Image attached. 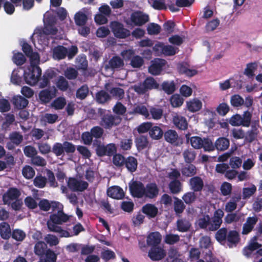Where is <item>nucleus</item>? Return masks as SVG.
<instances>
[{
	"label": "nucleus",
	"instance_id": "nucleus-8",
	"mask_svg": "<svg viewBox=\"0 0 262 262\" xmlns=\"http://www.w3.org/2000/svg\"><path fill=\"white\" fill-rule=\"evenodd\" d=\"M116 151L117 148L114 143L108 144L106 145L99 144L96 148V154L99 157L112 156Z\"/></svg>",
	"mask_w": 262,
	"mask_h": 262
},
{
	"label": "nucleus",
	"instance_id": "nucleus-42",
	"mask_svg": "<svg viewBox=\"0 0 262 262\" xmlns=\"http://www.w3.org/2000/svg\"><path fill=\"white\" fill-rule=\"evenodd\" d=\"M67 104L64 97H58L51 103V106L56 110H62Z\"/></svg>",
	"mask_w": 262,
	"mask_h": 262
},
{
	"label": "nucleus",
	"instance_id": "nucleus-58",
	"mask_svg": "<svg viewBox=\"0 0 262 262\" xmlns=\"http://www.w3.org/2000/svg\"><path fill=\"white\" fill-rule=\"evenodd\" d=\"M57 87L61 91H66L69 88L68 81L63 76H59L56 82Z\"/></svg>",
	"mask_w": 262,
	"mask_h": 262
},
{
	"label": "nucleus",
	"instance_id": "nucleus-37",
	"mask_svg": "<svg viewBox=\"0 0 262 262\" xmlns=\"http://www.w3.org/2000/svg\"><path fill=\"white\" fill-rule=\"evenodd\" d=\"M162 90L167 94H172L176 89V84L173 81H164L161 84Z\"/></svg>",
	"mask_w": 262,
	"mask_h": 262
},
{
	"label": "nucleus",
	"instance_id": "nucleus-48",
	"mask_svg": "<svg viewBox=\"0 0 262 262\" xmlns=\"http://www.w3.org/2000/svg\"><path fill=\"white\" fill-rule=\"evenodd\" d=\"M74 19L75 24L77 26H82L86 24L88 17L84 13L78 12L75 14Z\"/></svg>",
	"mask_w": 262,
	"mask_h": 262
},
{
	"label": "nucleus",
	"instance_id": "nucleus-56",
	"mask_svg": "<svg viewBox=\"0 0 262 262\" xmlns=\"http://www.w3.org/2000/svg\"><path fill=\"white\" fill-rule=\"evenodd\" d=\"M22 174L26 179H31L35 176V171L31 166L26 165L23 168Z\"/></svg>",
	"mask_w": 262,
	"mask_h": 262
},
{
	"label": "nucleus",
	"instance_id": "nucleus-14",
	"mask_svg": "<svg viewBox=\"0 0 262 262\" xmlns=\"http://www.w3.org/2000/svg\"><path fill=\"white\" fill-rule=\"evenodd\" d=\"M56 96V89L51 90L46 89L40 91L38 94V97L42 104H46L49 103L52 99Z\"/></svg>",
	"mask_w": 262,
	"mask_h": 262
},
{
	"label": "nucleus",
	"instance_id": "nucleus-41",
	"mask_svg": "<svg viewBox=\"0 0 262 262\" xmlns=\"http://www.w3.org/2000/svg\"><path fill=\"white\" fill-rule=\"evenodd\" d=\"M195 166L191 163H187L185 166L181 169L182 174L186 177H191L196 172Z\"/></svg>",
	"mask_w": 262,
	"mask_h": 262
},
{
	"label": "nucleus",
	"instance_id": "nucleus-4",
	"mask_svg": "<svg viewBox=\"0 0 262 262\" xmlns=\"http://www.w3.org/2000/svg\"><path fill=\"white\" fill-rule=\"evenodd\" d=\"M252 118L251 113L247 111L244 112L243 115L236 114L233 115L229 119V123L233 126H243L249 127Z\"/></svg>",
	"mask_w": 262,
	"mask_h": 262
},
{
	"label": "nucleus",
	"instance_id": "nucleus-53",
	"mask_svg": "<svg viewBox=\"0 0 262 262\" xmlns=\"http://www.w3.org/2000/svg\"><path fill=\"white\" fill-rule=\"evenodd\" d=\"M256 187L252 184L250 187H244L243 189V199H247L252 196L256 192Z\"/></svg>",
	"mask_w": 262,
	"mask_h": 262
},
{
	"label": "nucleus",
	"instance_id": "nucleus-63",
	"mask_svg": "<svg viewBox=\"0 0 262 262\" xmlns=\"http://www.w3.org/2000/svg\"><path fill=\"white\" fill-rule=\"evenodd\" d=\"M230 103L233 107H239L244 104V100L240 95H234L231 97Z\"/></svg>",
	"mask_w": 262,
	"mask_h": 262
},
{
	"label": "nucleus",
	"instance_id": "nucleus-12",
	"mask_svg": "<svg viewBox=\"0 0 262 262\" xmlns=\"http://www.w3.org/2000/svg\"><path fill=\"white\" fill-rule=\"evenodd\" d=\"M21 195L19 190L15 187H11L3 196V201L5 205H10L11 201L17 200Z\"/></svg>",
	"mask_w": 262,
	"mask_h": 262
},
{
	"label": "nucleus",
	"instance_id": "nucleus-43",
	"mask_svg": "<svg viewBox=\"0 0 262 262\" xmlns=\"http://www.w3.org/2000/svg\"><path fill=\"white\" fill-rule=\"evenodd\" d=\"M47 249V245L43 242H38L34 246L35 254L39 257V259Z\"/></svg>",
	"mask_w": 262,
	"mask_h": 262
},
{
	"label": "nucleus",
	"instance_id": "nucleus-3",
	"mask_svg": "<svg viewBox=\"0 0 262 262\" xmlns=\"http://www.w3.org/2000/svg\"><path fill=\"white\" fill-rule=\"evenodd\" d=\"M98 114L100 117L99 124L105 129H110L112 127L118 125L121 121V118L117 116L112 114L110 111L99 108Z\"/></svg>",
	"mask_w": 262,
	"mask_h": 262
},
{
	"label": "nucleus",
	"instance_id": "nucleus-33",
	"mask_svg": "<svg viewBox=\"0 0 262 262\" xmlns=\"http://www.w3.org/2000/svg\"><path fill=\"white\" fill-rule=\"evenodd\" d=\"M164 133L162 128L156 125H152L149 135L150 137L153 140H160L163 136Z\"/></svg>",
	"mask_w": 262,
	"mask_h": 262
},
{
	"label": "nucleus",
	"instance_id": "nucleus-5",
	"mask_svg": "<svg viewBox=\"0 0 262 262\" xmlns=\"http://www.w3.org/2000/svg\"><path fill=\"white\" fill-rule=\"evenodd\" d=\"M41 75V70L39 67H30L24 72V80L26 83L34 85L38 81Z\"/></svg>",
	"mask_w": 262,
	"mask_h": 262
},
{
	"label": "nucleus",
	"instance_id": "nucleus-34",
	"mask_svg": "<svg viewBox=\"0 0 262 262\" xmlns=\"http://www.w3.org/2000/svg\"><path fill=\"white\" fill-rule=\"evenodd\" d=\"M229 140L228 139L221 137L216 140L214 147L218 150L224 151L229 147Z\"/></svg>",
	"mask_w": 262,
	"mask_h": 262
},
{
	"label": "nucleus",
	"instance_id": "nucleus-6",
	"mask_svg": "<svg viewBox=\"0 0 262 262\" xmlns=\"http://www.w3.org/2000/svg\"><path fill=\"white\" fill-rule=\"evenodd\" d=\"M159 87V84L152 77H147L142 83L135 85L134 90L139 94H144L148 90L156 89Z\"/></svg>",
	"mask_w": 262,
	"mask_h": 262
},
{
	"label": "nucleus",
	"instance_id": "nucleus-17",
	"mask_svg": "<svg viewBox=\"0 0 262 262\" xmlns=\"http://www.w3.org/2000/svg\"><path fill=\"white\" fill-rule=\"evenodd\" d=\"M148 256L152 260H159L166 256L165 251L159 246L151 247L148 252Z\"/></svg>",
	"mask_w": 262,
	"mask_h": 262
},
{
	"label": "nucleus",
	"instance_id": "nucleus-38",
	"mask_svg": "<svg viewBox=\"0 0 262 262\" xmlns=\"http://www.w3.org/2000/svg\"><path fill=\"white\" fill-rule=\"evenodd\" d=\"M133 113L135 114H139L147 119H149V113L146 107L142 104L137 105L134 107L133 109Z\"/></svg>",
	"mask_w": 262,
	"mask_h": 262
},
{
	"label": "nucleus",
	"instance_id": "nucleus-20",
	"mask_svg": "<svg viewBox=\"0 0 262 262\" xmlns=\"http://www.w3.org/2000/svg\"><path fill=\"white\" fill-rule=\"evenodd\" d=\"M155 51H161V52L166 56H172L176 53V49L170 45H164L162 43H156L154 47Z\"/></svg>",
	"mask_w": 262,
	"mask_h": 262
},
{
	"label": "nucleus",
	"instance_id": "nucleus-25",
	"mask_svg": "<svg viewBox=\"0 0 262 262\" xmlns=\"http://www.w3.org/2000/svg\"><path fill=\"white\" fill-rule=\"evenodd\" d=\"M55 76V72L52 70H48L44 73L41 81L39 82V87L44 88L50 83V80Z\"/></svg>",
	"mask_w": 262,
	"mask_h": 262
},
{
	"label": "nucleus",
	"instance_id": "nucleus-7",
	"mask_svg": "<svg viewBox=\"0 0 262 262\" xmlns=\"http://www.w3.org/2000/svg\"><path fill=\"white\" fill-rule=\"evenodd\" d=\"M111 27L115 36L118 38H125L130 35V31L125 28L123 25L120 22H112Z\"/></svg>",
	"mask_w": 262,
	"mask_h": 262
},
{
	"label": "nucleus",
	"instance_id": "nucleus-22",
	"mask_svg": "<svg viewBox=\"0 0 262 262\" xmlns=\"http://www.w3.org/2000/svg\"><path fill=\"white\" fill-rule=\"evenodd\" d=\"M144 196L149 199H154L158 194L159 189L155 183H148L144 187Z\"/></svg>",
	"mask_w": 262,
	"mask_h": 262
},
{
	"label": "nucleus",
	"instance_id": "nucleus-39",
	"mask_svg": "<svg viewBox=\"0 0 262 262\" xmlns=\"http://www.w3.org/2000/svg\"><path fill=\"white\" fill-rule=\"evenodd\" d=\"M228 234L226 228H222L217 230L215 234V238L222 245H225L226 243V238Z\"/></svg>",
	"mask_w": 262,
	"mask_h": 262
},
{
	"label": "nucleus",
	"instance_id": "nucleus-9",
	"mask_svg": "<svg viewBox=\"0 0 262 262\" xmlns=\"http://www.w3.org/2000/svg\"><path fill=\"white\" fill-rule=\"evenodd\" d=\"M68 186L73 191H83L86 189L89 184L83 181L78 180L75 178H70L68 181Z\"/></svg>",
	"mask_w": 262,
	"mask_h": 262
},
{
	"label": "nucleus",
	"instance_id": "nucleus-30",
	"mask_svg": "<svg viewBox=\"0 0 262 262\" xmlns=\"http://www.w3.org/2000/svg\"><path fill=\"white\" fill-rule=\"evenodd\" d=\"M28 100L25 97L17 95L12 98V103L14 107L18 110L25 108L28 104Z\"/></svg>",
	"mask_w": 262,
	"mask_h": 262
},
{
	"label": "nucleus",
	"instance_id": "nucleus-47",
	"mask_svg": "<svg viewBox=\"0 0 262 262\" xmlns=\"http://www.w3.org/2000/svg\"><path fill=\"white\" fill-rule=\"evenodd\" d=\"M64 75L68 80H75L78 76V72L77 70L72 67H68L64 71Z\"/></svg>",
	"mask_w": 262,
	"mask_h": 262
},
{
	"label": "nucleus",
	"instance_id": "nucleus-62",
	"mask_svg": "<svg viewBox=\"0 0 262 262\" xmlns=\"http://www.w3.org/2000/svg\"><path fill=\"white\" fill-rule=\"evenodd\" d=\"M185 161L187 163H191L195 159V152L191 149L185 150L183 154Z\"/></svg>",
	"mask_w": 262,
	"mask_h": 262
},
{
	"label": "nucleus",
	"instance_id": "nucleus-59",
	"mask_svg": "<svg viewBox=\"0 0 262 262\" xmlns=\"http://www.w3.org/2000/svg\"><path fill=\"white\" fill-rule=\"evenodd\" d=\"M210 217L208 215H204L203 217L199 219L198 225L202 229L209 231Z\"/></svg>",
	"mask_w": 262,
	"mask_h": 262
},
{
	"label": "nucleus",
	"instance_id": "nucleus-15",
	"mask_svg": "<svg viewBox=\"0 0 262 262\" xmlns=\"http://www.w3.org/2000/svg\"><path fill=\"white\" fill-rule=\"evenodd\" d=\"M166 62V61L164 59L160 58L155 59L151 61V64L148 68L149 72L154 75L160 74Z\"/></svg>",
	"mask_w": 262,
	"mask_h": 262
},
{
	"label": "nucleus",
	"instance_id": "nucleus-21",
	"mask_svg": "<svg viewBox=\"0 0 262 262\" xmlns=\"http://www.w3.org/2000/svg\"><path fill=\"white\" fill-rule=\"evenodd\" d=\"M107 194L109 197L117 200L122 199L124 196L123 189L118 186L108 188L107 190Z\"/></svg>",
	"mask_w": 262,
	"mask_h": 262
},
{
	"label": "nucleus",
	"instance_id": "nucleus-19",
	"mask_svg": "<svg viewBox=\"0 0 262 262\" xmlns=\"http://www.w3.org/2000/svg\"><path fill=\"white\" fill-rule=\"evenodd\" d=\"M203 148L205 151H212L215 149L212 141L208 138H202L198 136V149Z\"/></svg>",
	"mask_w": 262,
	"mask_h": 262
},
{
	"label": "nucleus",
	"instance_id": "nucleus-46",
	"mask_svg": "<svg viewBox=\"0 0 262 262\" xmlns=\"http://www.w3.org/2000/svg\"><path fill=\"white\" fill-rule=\"evenodd\" d=\"M111 99L110 95L105 91L101 90L96 94V99L98 103L103 104Z\"/></svg>",
	"mask_w": 262,
	"mask_h": 262
},
{
	"label": "nucleus",
	"instance_id": "nucleus-35",
	"mask_svg": "<svg viewBox=\"0 0 262 262\" xmlns=\"http://www.w3.org/2000/svg\"><path fill=\"white\" fill-rule=\"evenodd\" d=\"M168 188L172 194H178L182 190V185L179 180H173L168 184Z\"/></svg>",
	"mask_w": 262,
	"mask_h": 262
},
{
	"label": "nucleus",
	"instance_id": "nucleus-40",
	"mask_svg": "<svg viewBox=\"0 0 262 262\" xmlns=\"http://www.w3.org/2000/svg\"><path fill=\"white\" fill-rule=\"evenodd\" d=\"M89 89L87 84H84L78 88L76 92V98L81 100L84 99L89 95Z\"/></svg>",
	"mask_w": 262,
	"mask_h": 262
},
{
	"label": "nucleus",
	"instance_id": "nucleus-36",
	"mask_svg": "<svg viewBox=\"0 0 262 262\" xmlns=\"http://www.w3.org/2000/svg\"><path fill=\"white\" fill-rule=\"evenodd\" d=\"M135 143L138 150H142L147 147L148 141L146 136L140 135L135 139Z\"/></svg>",
	"mask_w": 262,
	"mask_h": 262
},
{
	"label": "nucleus",
	"instance_id": "nucleus-16",
	"mask_svg": "<svg viewBox=\"0 0 262 262\" xmlns=\"http://www.w3.org/2000/svg\"><path fill=\"white\" fill-rule=\"evenodd\" d=\"M141 211L149 219H151L157 216L158 214V208L154 204L147 203L142 206Z\"/></svg>",
	"mask_w": 262,
	"mask_h": 262
},
{
	"label": "nucleus",
	"instance_id": "nucleus-23",
	"mask_svg": "<svg viewBox=\"0 0 262 262\" xmlns=\"http://www.w3.org/2000/svg\"><path fill=\"white\" fill-rule=\"evenodd\" d=\"M239 240V234L236 230H230L228 232L226 242L230 248L236 246Z\"/></svg>",
	"mask_w": 262,
	"mask_h": 262
},
{
	"label": "nucleus",
	"instance_id": "nucleus-18",
	"mask_svg": "<svg viewBox=\"0 0 262 262\" xmlns=\"http://www.w3.org/2000/svg\"><path fill=\"white\" fill-rule=\"evenodd\" d=\"M257 221L258 217L256 216L248 217L246 222L243 224L242 234L247 235L251 232Z\"/></svg>",
	"mask_w": 262,
	"mask_h": 262
},
{
	"label": "nucleus",
	"instance_id": "nucleus-51",
	"mask_svg": "<svg viewBox=\"0 0 262 262\" xmlns=\"http://www.w3.org/2000/svg\"><path fill=\"white\" fill-rule=\"evenodd\" d=\"M149 113L152 119L154 120H159L163 116V111L160 107L152 106L150 108Z\"/></svg>",
	"mask_w": 262,
	"mask_h": 262
},
{
	"label": "nucleus",
	"instance_id": "nucleus-1",
	"mask_svg": "<svg viewBox=\"0 0 262 262\" xmlns=\"http://www.w3.org/2000/svg\"><path fill=\"white\" fill-rule=\"evenodd\" d=\"M200 248H198V262H216L213 257L212 252L209 247L211 245V239L209 236L202 237L199 242Z\"/></svg>",
	"mask_w": 262,
	"mask_h": 262
},
{
	"label": "nucleus",
	"instance_id": "nucleus-54",
	"mask_svg": "<svg viewBox=\"0 0 262 262\" xmlns=\"http://www.w3.org/2000/svg\"><path fill=\"white\" fill-rule=\"evenodd\" d=\"M9 139L12 143L17 146L22 142L23 136L19 132H14L10 134Z\"/></svg>",
	"mask_w": 262,
	"mask_h": 262
},
{
	"label": "nucleus",
	"instance_id": "nucleus-49",
	"mask_svg": "<svg viewBox=\"0 0 262 262\" xmlns=\"http://www.w3.org/2000/svg\"><path fill=\"white\" fill-rule=\"evenodd\" d=\"M173 203L174 211L177 214H181L185 209V205L183 201L179 198L175 197Z\"/></svg>",
	"mask_w": 262,
	"mask_h": 262
},
{
	"label": "nucleus",
	"instance_id": "nucleus-2",
	"mask_svg": "<svg viewBox=\"0 0 262 262\" xmlns=\"http://www.w3.org/2000/svg\"><path fill=\"white\" fill-rule=\"evenodd\" d=\"M69 220V216L64 213L63 210H58L56 213L50 215L47 225L50 231L61 232L63 229L59 225H62Z\"/></svg>",
	"mask_w": 262,
	"mask_h": 262
},
{
	"label": "nucleus",
	"instance_id": "nucleus-11",
	"mask_svg": "<svg viewBox=\"0 0 262 262\" xmlns=\"http://www.w3.org/2000/svg\"><path fill=\"white\" fill-rule=\"evenodd\" d=\"M129 189L132 195L137 198H142L144 196V185L138 181H134L129 185Z\"/></svg>",
	"mask_w": 262,
	"mask_h": 262
},
{
	"label": "nucleus",
	"instance_id": "nucleus-45",
	"mask_svg": "<svg viewBox=\"0 0 262 262\" xmlns=\"http://www.w3.org/2000/svg\"><path fill=\"white\" fill-rule=\"evenodd\" d=\"M177 230L179 231L185 232L189 230L191 224L189 221L186 220L180 219L178 220L177 222Z\"/></svg>",
	"mask_w": 262,
	"mask_h": 262
},
{
	"label": "nucleus",
	"instance_id": "nucleus-44",
	"mask_svg": "<svg viewBox=\"0 0 262 262\" xmlns=\"http://www.w3.org/2000/svg\"><path fill=\"white\" fill-rule=\"evenodd\" d=\"M180 254L177 249L173 247L170 248L168 252V258L167 259V262H169L168 259H170L171 262H183L181 259H179Z\"/></svg>",
	"mask_w": 262,
	"mask_h": 262
},
{
	"label": "nucleus",
	"instance_id": "nucleus-32",
	"mask_svg": "<svg viewBox=\"0 0 262 262\" xmlns=\"http://www.w3.org/2000/svg\"><path fill=\"white\" fill-rule=\"evenodd\" d=\"M57 255L54 251L50 249H48L41 258L39 262H56Z\"/></svg>",
	"mask_w": 262,
	"mask_h": 262
},
{
	"label": "nucleus",
	"instance_id": "nucleus-57",
	"mask_svg": "<svg viewBox=\"0 0 262 262\" xmlns=\"http://www.w3.org/2000/svg\"><path fill=\"white\" fill-rule=\"evenodd\" d=\"M11 236L15 241L21 242L25 238L26 234L24 231L16 229L13 230Z\"/></svg>",
	"mask_w": 262,
	"mask_h": 262
},
{
	"label": "nucleus",
	"instance_id": "nucleus-13",
	"mask_svg": "<svg viewBox=\"0 0 262 262\" xmlns=\"http://www.w3.org/2000/svg\"><path fill=\"white\" fill-rule=\"evenodd\" d=\"M163 135L165 141L174 146H177L182 143V139L174 130L168 129L164 133Z\"/></svg>",
	"mask_w": 262,
	"mask_h": 262
},
{
	"label": "nucleus",
	"instance_id": "nucleus-52",
	"mask_svg": "<svg viewBox=\"0 0 262 262\" xmlns=\"http://www.w3.org/2000/svg\"><path fill=\"white\" fill-rule=\"evenodd\" d=\"M178 69L180 74H185L189 77H192L196 74V70L189 69L184 64H179Z\"/></svg>",
	"mask_w": 262,
	"mask_h": 262
},
{
	"label": "nucleus",
	"instance_id": "nucleus-61",
	"mask_svg": "<svg viewBox=\"0 0 262 262\" xmlns=\"http://www.w3.org/2000/svg\"><path fill=\"white\" fill-rule=\"evenodd\" d=\"M101 257L104 260L107 261L111 259H114L116 255L114 251L107 248L101 252Z\"/></svg>",
	"mask_w": 262,
	"mask_h": 262
},
{
	"label": "nucleus",
	"instance_id": "nucleus-24",
	"mask_svg": "<svg viewBox=\"0 0 262 262\" xmlns=\"http://www.w3.org/2000/svg\"><path fill=\"white\" fill-rule=\"evenodd\" d=\"M172 122L174 125L179 129L186 130L188 127L186 118L181 115H176L172 118Z\"/></svg>",
	"mask_w": 262,
	"mask_h": 262
},
{
	"label": "nucleus",
	"instance_id": "nucleus-10",
	"mask_svg": "<svg viewBox=\"0 0 262 262\" xmlns=\"http://www.w3.org/2000/svg\"><path fill=\"white\" fill-rule=\"evenodd\" d=\"M130 20L135 26H142L149 21V16L140 11H137L131 14Z\"/></svg>",
	"mask_w": 262,
	"mask_h": 262
},
{
	"label": "nucleus",
	"instance_id": "nucleus-60",
	"mask_svg": "<svg viewBox=\"0 0 262 262\" xmlns=\"http://www.w3.org/2000/svg\"><path fill=\"white\" fill-rule=\"evenodd\" d=\"M12 60L16 65L21 66L26 62V59L23 53L17 52L14 53Z\"/></svg>",
	"mask_w": 262,
	"mask_h": 262
},
{
	"label": "nucleus",
	"instance_id": "nucleus-55",
	"mask_svg": "<svg viewBox=\"0 0 262 262\" xmlns=\"http://www.w3.org/2000/svg\"><path fill=\"white\" fill-rule=\"evenodd\" d=\"M170 101L173 107H177L183 104L184 99L179 94H174L171 97Z\"/></svg>",
	"mask_w": 262,
	"mask_h": 262
},
{
	"label": "nucleus",
	"instance_id": "nucleus-26",
	"mask_svg": "<svg viewBox=\"0 0 262 262\" xmlns=\"http://www.w3.org/2000/svg\"><path fill=\"white\" fill-rule=\"evenodd\" d=\"M67 54V48L61 45L55 47L53 51V58L58 60L64 59Z\"/></svg>",
	"mask_w": 262,
	"mask_h": 262
},
{
	"label": "nucleus",
	"instance_id": "nucleus-31",
	"mask_svg": "<svg viewBox=\"0 0 262 262\" xmlns=\"http://www.w3.org/2000/svg\"><path fill=\"white\" fill-rule=\"evenodd\" d=\"M0 235L4 239H8L12 233L9 224L7 222H2L0 224Z\"/></svg>",
	"mask_w": 262,
	"mask_h": 262
},
{
	"label": "nucleus",
	"instance_id": "nucleus-28",
	"mask_svg": "<svg viewBox=\"0 0 262 262\" xmlns=\"http://www.w3.org/2000/svg\"><path fill=\"white\" fill-rule=\"evenodd\" d=\"M161 241V235L159 232H153L147 237V244L151 247L157 246Z\"/></svg>",
	"mask_w": 262,
	"mask_h": 262
},
{
	"label": "nucleus",
	"instance_id": "nucleus-50",
	"mask_svg": "<svg viewBox=\"0 0 262 262\" xmlns=\"http://www.w3.org/2000/svg\"><path fill=\"white\" fill-rule=\"evenodd\" d=\"M47 179L41 174L37 175L33 180V185L37 188H44L47 183Z\"/></svg>",
	"mask_w": 262,
	"mask_h": 262
},
{
	"label": "nucleus",
	"instance_id": "nucleus-64",
	"mask_svg": "<svg viewBox=\"0 0 262 262\" xmlns=\"http://www.w3.org/2000/svg\"><path fill=\"white\" fill-rule=\"evenodd\" d=\"M125 159L121 154H116L114 155L113 158V164L117 167L123 166Z\"/></svg>",
	"mask_w": 262,
	"mask_h": 262
},
{
	"label": "nucleus",
	"instance_id": "nucleus-29",
	"mask_svg": "<svg viewBox=\"0 0 262 262\" xmlns=\"http://www.w3.org/2000/svg\"><path fill=\"white\" fill-rule=\"evenodd\" d=\"M124 166L129 172L131 173L134 172L137 169V159L134 157L129 156L125 159Z\"/></svg>",
	"mask_w": 262,
	"mask_h": 262
},
{
	"label": "nucleus",
	"instance_id": "nucleus-27",
	"mask_svg": "<svg viewBox=\"0 0 262 262\" xmlns=\"http://www.w3.org/2000/svg\"><path fill=\"white\" fill-rule=\"evenodd\" d=\"M124 66L123 60L119 56H113L105 65V69L115 70L120 68Z\"/></svg>",
	"mask_w": 262,
	"mask_h": 262
}]
</instances>
